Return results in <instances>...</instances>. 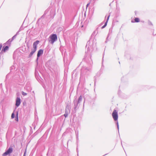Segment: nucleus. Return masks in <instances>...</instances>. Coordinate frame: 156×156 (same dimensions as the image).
Returning <instances> with one entry per match:
<instances>
[{"label":"nucleus","mask_w":156,"mask_h":156,"mask_svg":"<svg viewBox=\"0 0 156 156\" xmlns=\"http://www.w3.org/2000/svg\"><path fill=\"white\" fill-rule=\"evenodd\" d=\"M39 42V41H37L34 43L33 45L34 49L31 52L29 55V56L30 57H31L34 53L37 50V45L38 44Z\"/></svg>","instance_id":"nucleus-1"},{"label":"nucleus","mask_w":156,"mask_h":156,"mask_svg":"<svg viewBox=\"0 0 156 156\" xmlns=\"http://www.w3.org/2000/svg\"><path fill=\"white\" fill-rule=\"evenodd\" d=\"M112 116L115 121H116L118 119V114L117 111L115 110L113 111L112 113Z\"/></svg>","instance_id":"nucleus-2"},{"label":"nucleus","mask_w":156,"mask_h":156,"mask_svg":"<svg viewBox=\"0 0 156 156\" xmlns=\"http://www.w3.org/2000/svg\"><path fill=\"white\" fill-rule=\"evenodd\" d=\"M12 148L11 147H10L5 153L3 154V156H5L10 154L12 151Z\"/></svg>","instance_id":"nucleus-3"},{"label":"nucleus","mask_w":156,"mask_h":156,"mask_svg":"<svg viewBox=\"0 0 156 156\" xmlns=\"http://www.w3.org/2000/svg\"><path fill=\"white\" fill-rule=\"evenodd\" d=\"M43 51L42 49H40L39 50L37 54V58L39 57V56L42 55L43 53Z\"/></svg>","instance_id":"nucleus-4"},{"label":"nucleus","mask_w":156,"mask_h":156,"mask_svg":"<svg viewBox=\"0 0 156 156\" xmlns=\"http://www.w3.org/2000/svg\"><path fill=\"white\" fill-rule=\"evenodd\" d=\"M16 105L17 107L20 105V98L18 97L17 98Z\"/></svg>","instance_id":"nucleus-5"},{"label":"nucleus","mask_w":156,"mask_h":156,"mask_svg":"<svg viewBox=\"0 0 156 156\" xmlns=\"http://www.w3.org/2000/svg\"><path fill=\"white\" fill-rule=\"evenodd\" d=\"M18 114H19V111L17 110L16 112V117L15 118V120L18 122Z\"/></svg>","instance_id":"nucleus-6"},{"label":"nucleus","mask_w":156,"mask_h":156,"mask_svg":"<svg viewBox=\"0 0 156 156\" xmlns=\"http://www.w3.org/2000/svg\"><path fill=\"white\" fill-rule=\"evenodd\" d=\"M51 39H57V37L56 35L53 34L50 36Z\"/></svg>","instance_id":"nucleus-7"},{"label":"nucleus","mask_w":156,"mask_h":156,"mask_svg":"<svg viewBox=\"0 0 156 156\" xmlns=\"http://www.w3.org/2000/svg\"><path fill=\"white\" fill-rule=\"evenodd\" d=\"M9 49V47L7 46H6L4 48L3 47V48L2 50V51H3L4 52H5L6 51H7Z\"/></svg>","instance_id":"nucleus-8"},{"label":"nucleus","mask_w":156,"mask_h":156,"mask_svg":"<svg viewBox=\"0 0 156 156\" xmlns=\"http://www.w3.org/2000/svg\"><path fill=\"white\" fill-rule=\"evenodd\" d=\"M16 108L15 110L13 112L12 114L11 118L12 119L14 118V114H16V112L17 111V110H16Z\"/></svg>","instance_id":"nucleus-9"},{"label":"nucleus","mask_w":156,"mask_h":156,"mask_svg":"<svg viewBox=\"0 0 156 156\" xmlns=\"http://www.w3.org/2000/svg\"><path fill=\"white\" fill-rule=\"evenodd\" d=\"M18 52V50H17L16 51H15L14 53L13 54V58H14L16 57V54H17Z\"/></svg>","instance_id":"nucleus-10"},{"label":"nucleus","mask_w":156,"mask_h":156,"mask_svg":"<svg viewBox=\"0 0 156 156\" xmlns=\"http://www.w3.org/2000/svg\"><path fill=\"white\" fill-rule=\"evenodd\" d=\"M135 22H139L140 21V19L138 18H136L134 19Z\"/></svg>","instance_id":"nucleus-11"},{"label":"nucleus","mask_w":156,"mask_h":156,"mask_svg":"<svg viewBox=\"0 0 156 156\" xmlns=\"http://www.w3.org/2000/svg\"><path fill=\"white\" fill-rule=\"evenodd\" d=\"M56 40H51L49 41V42L51 44H53L54 42Z\"/></svg>","instance_id":"nucleus-12"},{"label":"nucleus","mask_w":156,"mask_h":156,"mask_svg":"<svg viewBox=\"0 0 156 156\" xmlns=\"http://www.w3.org/2000/svg\"><path fill=\"white\" fill-rule=\"evenodd\" d=\"M82 96H80V97L79 98L78 102H79L80 101L82 100Z\"/></svg>","instance_id":"nucleus-13"},{"label":"nucleus","mask_w":156,"mask_h":156,"mask_svg":"<svg viewBox=\"0 0 156 156\" xmlns=\"http://www.w3.org/2000/svg\"><path fill=\"white\" fill-rule=\"evenodd\" d=\"M22 94H23V95L25 96L27 95V93H24V92H22Z\"/></svg>","instance_id":"nucleus-14"},{"label":"nucleus","mask_w":156,"mask_h":156,"mask_svg":"<svg viewBox=\"0 0 156 156\" xmlns=\"http://www.w3.org/2000/svg\"><path fill=\"white\" fill-rule=\"evenodd\" d=\"M16 35H14V36H13L12 37V39H14V38H16Z\"/></svg>","instance_id":"nucleus-15"},{"label":"nucleus","mask_w":156,"mask_h":156,"mask_svg":"<svg viewBox=\"0 0 156 156\" xmlns=\"http://www.w3.org/2000/svg\"><path fill=\"white\" fill-rule=\"evenodd\" d=\"M110 15H109V16H108V18H107V22L108 21V20H109V17H110Z\"/></svg>","instance_id":"nucleus-16"},{"label":"nucleus","mask_w":156,"mask_h":156,"mask_svg":"<svg viewBox=\"0 0 156 156\" xmlns=\"http://www.w3.org/2000/svg\"><path fill=\"white\" fill-rule=\"evenodd\" d=\"M107 21H106V23H105L104 25H105V26H106L107 25Z\"/></svg>","instance_id":"nucleus-17"},{"label":"nucleus","mask_w":156,"mask_h":156,"mask_svg":"<svg viewBox=\"0 0 156 156\" xmlns=\"http://www.w3.org/2000/svg\"><path fill=\"white\" fill-rule=\"evenodd\" d=\"M64 116L65 117H66L67 116V114H65L64 115Z\"/></svg>","instance_id":"nucleus-18"},{"label":"nucleus","mask_w":156,"mask_h":156,"mask_svg":"<svg viewBox=\"0 0 156 156\" xmlns=\"http://www.w3.org/2000/svg\"><path fill=\"white\" fill-rule=\"evenodd\" d=\"M106 27V26H105V25H104L103 26H102V28H104V27Z\"/></svg>","instance_id":"nucleus-19"},{"label":"nucleus","mask_w":156,"mask_h":156,"mask_svg":"<svg viewBox=\"0 0 156 156\" xmlns=\"http://www.w3.org/2000/svg\"><path fill=\"white\" fill-rule=\"evenodd\" d=\"M89 4H88L87 5V7L88 6V5H89Z\"/></svg>","instance_id":"nucleus-20"},{"label":"nucleus","mask_w":156,"mask_h":156,"mask_svg":"<svg viewBox=\"0 0 156 156\" xmlns=\"http://www.w3.org/2000/svg\"><path fill=\"white\" fill-rule=\"evenodd\" d=\"M10 41H8L7 43H8Z\"/></svg>","instance_id":"nucleus-21"},{"label":"nucleus","mask_w":156,"mask_h":156,"mask_svg":"<svg viewBox=\"0 0 156 156\" xmlns=\"http://www.w3.org/2000/svg\"><path fill=\"white\" fill-rule=\"evenodd\" d=\"M25 153L24 154L23 156H25Z\"/></svg>","instance_id":"nucleus-22"}]
</instances>
